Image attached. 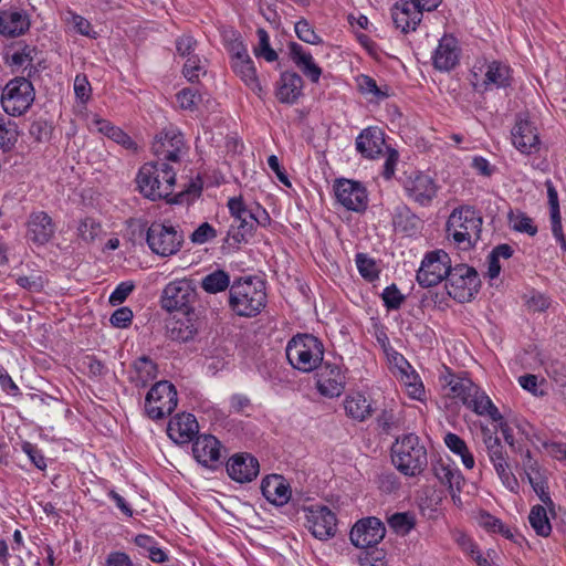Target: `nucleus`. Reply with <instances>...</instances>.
Listing matches in <instances>:
<instances>
[{
    "mask_svg": "<svg viewBox=\"0 0 566 566\" xmlns=\"http://www.w3.org/2000/svg\"><path fill=\"white\" fill-rule=\"evenodd\" d=\"M177 170L174 164L164 161L144 164L136 176L139 192L153 201L167 199L175 191Z\"/></svg>",
    "mask_w": 566,
    "mask_h": 566,
    "instance_id": "f257e3e1",
    "label": "nucleus"
},
{
    "mask_svg": "<svg viewBox=\"0 0 566 566\" xmlns=\"http://www.w3.org/2000/svg\"><path fill=\"white\" fill-rule=\"evenodd\" d=\"M266 305L265 283L255 276L235 280L229 290V306L242 317L256 316Z\"/></svg>",
    "mask_w": 566,
    "mask_h": 566,
    "instance_id": "f03ea898",
    "label": "nucleus"
},
{
    "mask_svg": "<svg viewBox=\"0 0 566 566\" xmlns=\"http://www.w3.org/2000/svg\"><path fill=\"white\" fill-rule=\"evenodd\" d=\"M227 206L232 218L228 238L235 244L247 242L258 226L265 227L270 222V217L264 209L258 205L248 207L242 197L230 198Z\"/></svg>",
    "mask_w": 566,
    "mask_h": 566,
    "instance_id": "7ed1b4c3",
    "label": "nucleus"
},
{
    "mask_svg": "<svg viewBox=\"0 0 566 566\" xmlns=\"http://www.w3.org/2000/svg\"><path fill=\"white\" fill-rule=\"evenodd\" d=\"M447 395L460 400L467 408L479 416L489 417L492 421L503 419L497 407L490 397L471 379L451 375L447 381Z\"/></svg>",
    "mask_w": 566,
    "mask_h": 566,
    "instance_id": "20e7f679",
    "label": "nucleus"
},
{
    "mask_svg": "<svg viewBox=\"0 0 566 566\" xmlns=\"http://www.w3.org/2000/svg\"><path fill=\"white\" fill-rule=\"evenodd\" d=\"M483 219L471 206L455 208L447 221V234L460 249L469 250L480 240Z\"/></svg>",
    "mask_w": 566,
    "mask_h": 566,
    "instance_id": "39448f33",
    "label": "nucleus"
},
{
    "mask_svg": "<svg viewBox=\"0 0 566 566\" xmlns=\"http://www.w3.org/2000/svg\"><path fill=\"white\" fill-rule=\"evenodd\" d=\"M285 353L293 368L311 373L323 363L324 345L312 334H297L287 342Z\"/></svg>",
    "mask_w": 566,
    "mask_h": 566,
    "instance_id": "423d86ee",
    "label": "nucleus"
},
{
    "mask_svg": "<svg viewBox=\"0 0 566 566\" xmlns=\"http://www.w3.org/2000/svg\"><path fill=\"white\" fill-rule=\"evenodd\" d=\"M392 463L407 476L420 474L428 464L427 450L418 436L405 434L397 439L391 448Z\"/></svg>",
    "mask_w": 566,
    "mask_h": 566,
    "instance_id": "0eeeda50",
    "label": "nucleus"
},
{
    "mask_svg": "<svg viewBox=\"0 0 566 566\" xmlns=\"http://www.w3.org/2000/svg\"><path fill=\"white\" fill-rule=\"evenodd\" d=\"M153 153L156 156L155 161L174 164L179 169L181 159L186 156L188 147L184 135L175 127L165 128L159 132L153 142Z\"/></svg>",
    "mask_w": 566,
    "mask_h": 566,
    "instance_id": "6e6552de",
    "label": "nucleus"
},
{
    "mask_svg": "<svg viewBox=\"0 0 566 566\" xmlns=\"http://www.w3.org/2000/svg\"><path fill=\"white\" fill-rule=\"evenodd\" d=\"M482 441L485 447L488 458L493 464V468L503 485L512 492L516 491L518 482L511 471V467L507 462V453L500 438L493 434L489 428H483Z\"/></svg>",
    "mask_w": 566,
    "mask_h": 566,
    "instance_id": "1a4fd4ad",
    "label": "nucleus"
},
{
    "mask_svg": "<svg viewBox=\"0 0 566 566\" xmlns=\"http://www.w3.org/2000/svg\"><path fill=\"white\" fill-rule=\"evenodd\" d=\"M34 101V88L30 81L17 77L7 83L1 94L3 111L11 116L24 114Z\"/></svg>",
    "mask_w": 566,
    "mask_h": 566,
    "instance_id": "9d476101",
    "label": "nucleus"
},
{
    "mask_svg": "<svg viewBox=\"0 0 566 566\" xmlns=\"http://www.w3.org/2000/svg\"><path fill=\"white\" fill-rule=\"evenodd\" d=\"M177 390L166 380L156 382L145 398V411L153 420H159L170 415L177 407Z\"/></svg>",
    "mask_w": 566,
    "mask_h": 566,
    "instance_id": "9b49d317",
    "label": "nucleus"
},
{
    "mask_svg": "<svg viewBox=\"0 0 566 566\" xmlns=\"http://www.w3.org/2000/svg\"><path fill=\"white\" fill-rule=\"evenodd\" d=\"M453 268L451 259L443 250L428 252L417 272V281L422 287L438 285L444 279L448 280Z\"/></svg>",
    "mask_w": 566,
    "mask_h": 566,
    "instance_id": "f8f14e48",
    "label": "nucleus"
},
{
    "mask_svg": "<svg viewBox=\"0 0 566 566\" xmlns=\"http://www.w3.org/2000/svg\"><path fill=\"white\" fill-rule=\"evenodd\" d=\"M479 284L478 272L471 266L461 264L451 271L446 289L450 297L464 303L471 301L478 293Z\"/></svg>",
    "mask_w": 566,
    "mask_h": 566,
    "instance_id": "ddd939ff",
    "label": "nucleus"
},
{
    "mask_svg": "<svg viewBox=\"0 0 566 566\" xmlns=\"http://www.w3.org/2000/svg\"><path fill=\"white\" fill-rule=\"evenodd\" d=\"M511 67L500 61H485L481 66L475 64L472 71V84L482 91L506 87L511 84Z\"/></svg>",
    "mask_w": 566,
    "mask_h": 566,
    "instance_id": "4468645a",
    "label": "nucleus"
},
{
    "mask_svg": "<svg viewBox=\"0 0 566 566\" xmlns=\"http://www.w3.org/2000/svg\"><path fill=\"white\" fill-rule=\"evenodd\" d=\"M184 242V237L174 227L153 224L147 231V243L153 252L161 256L177 253Z\"/></svg>",
    "mask_w": 566,
    "mask_h": 566,
    "instance_id": "2eb2a0df",
    "label": "nucleus"
},
{
    "mask_svg": "<svg viewBox=\"0 0 566 566\" xmlns=\"http://www.w3.org/2000/svg\"><path fill=\"white\" fill-rule=\"evenodd\" d=\"M306 527L312 535L326 541L336 534V515L325 505H310L304 507Z\"/></svg>",
    "mask_w": 566,
    "mask_h": 566,
    "instance_id": "dca6fc26",
    "label": "nucleus"
},
{
    "mask_svg": "<svg viewBox=\"0 0 566 566\" xmlns=\"http://www.w3.org/2000/svg\"><path fill=\"white\" fill-rule=\"evenodd\" d=\"M513 146L522 154H536L541 149V137L536 124L526 115H518L511 130Z\"/></svg>",
    "mask_w": 566,
    "mask_h": 566,
    "instance_id": "f3484780",
    "label": "nucleus"
},
{
    "mask_svg": "<svg viewBox=\"0 0 566 566\" xmlns=\"http://www.w3.org/2000/svg\"><path fill=\"white\" fill-rule=\"evenodd\" d=\"M386 528L377 517L361 518L352 527L349 537L358 548H374L385 537Z\"/></svg>",
    "mask_w": 566,
    "mask_h": 566,
    "instance_id": "a211bd4d",
    "label": "nucleus"
},
{
    "mask_svg": "<svg viewBox=\"0 0 566 566\" xmlns=\"http://www.w3.org/2000/svg\"><path fill=\"white\" fill-rule=\"evenodd\" d=\"M316 373V389L326 398L339 397L346 386V376L339 365L322 363Z\"/></svg>",
    "mask_w": 566,
    "mask_h": 566,
    "instance_id": "6ab92c4d",
    "label": "nucleus"
},
{
    "mask_svg": "<svg viewBox=\"0 0 566 566\" xmlns=\"http://www.w3.org/2000/svg\"><path fill=\"white\" fill-rule=\"evenodd\" d=\"M25 229L27 241L43 247L55 237L56 224L48 212L32 211L28 216Z\"/></svg>",
    "mask_w": 566,
    "mask_h": 566,
    "instance_id": "aec40b11",
    "label": "nucleus"
},
{
    "mask_svg": "<svg viewBox=\"0 0 566 566\" xmlns=\"http://www.w3.org/2000/svg\"><path fill=\"white\" fill-rule=\"evenodd\" d=\"M334 189L337 201L347 210L361 212L367 208V191L360 182L339 179L336 181Z\"/></svg>",
    "mask_w": 566,
    "mask_h": 566,
    "instance_id": "412c9836",
    "label": "nucleus"
},
{
    "mask_svg": "<svg viewBox=\"0 0 566 566\" xmlns=\"http://www.w3.org/2000/svg\"><path fill=\"white\" fill-rule=\"evenodd\" d=\"M403 189L411 200L422 207H428L437 197L439 187L429 175L415 172L407 177Z\"/></svg>",
    "mask_w": 566,
    "mask_h": 566,
    "instance_id": "4be33fe9",
    "label": "nucleus"
},
{
    "mask_svg": "<svg viewBox=\"0 0 566 566\" xmlns=\"http://www.w3.org/2000/svg\"><path fill=\"white\" fill-rule=\"evenodd\" d=\"M196 298V289L190 280L181 279L168 283L163 292L164 307L168 311L182 310Z\"/></svg>",
    "mask_w": 566,
    "mask_h": 566,
    "instance_id": "5701e85b",
    "label": "nucleus"
},
{
    "mask_svg": "<svg viewBox=\"0 0 566 566\" xmlns=\"http://www.w3.org/2000/svg\"><path fill=\"white\" fill-rule=\"evenodd\" d=\"M395 376L403 385L407 395L411 399L419 401L424 400L426 390L420 376L415 368L407 361V359L399 354L394 356Z\"/></svg>",
    "mask_w": 566,
    "mask_h": 566,
    "instance_id": "b1692460",
    "label": "nucleus"
},
{
    "mask_svg": "<svg viewBox=\"0 0 566 566\" xmlns=\"http://www.w3.org/2000/svg\"><path fill=\"white\" fill-rule=\"evenodd\" d=\"M259 471L258 459L249 453L234 454L227 462L229 476L239 483L251 482L258 476Z\"/></svg>",
    "mask_w": 566,
    "mask_h": 566,
    "instance_id": "393cba45",
    "label": "nucleus"
},
{
    "mask_svg": "<svg viewBox=\"0 0 566 566\" xmlns=\"http://www.w3.org/2000/svg\"><path fill=\"white\" fill-rule=\"evenodd\" d=\"M459 57L458 40L453 35L444 34L432 55L434 67L440 71H450L459 63Z\"/></svg>",
    "mask_w": 566,
    "mask_h": 566,
    "instance_id": "a878e982",
    "label": "nucleus"
},
{
    "mask_svg": "<svg viewBox=\"0 0 566 566\" xmlns=\"http://www.w3.org/2000/svg\"><path fill=\"white\" fill-rule=\"evenodd\" d=\"M198 422L191 413H178L170 419L167 434L176 443H188L198 433Z\"/></svg>",
    "mask_w": 566,
    "mask_h": 566,
    "instance_id": "bb28decb",
    "label": "nucleus"
},
{
    "mask_svg": "<svg viewBox=\"0 0 566 566\" xmlns=\"http://www.w3.org/2000/svg\"><path fill=\"white\" fill-rule=\"evenodd\" d=\"M290 59L295 66L313 83H318L322 69L315 63L313 55L297 42L287 45Z\"/></svg>",
    "mask_w": 566,
    "mask_h": 566,
    "instance_id": "cd10ccee",
    "label": "nucleus"
},
{
    "mask_svg": "<svg viewBox=\"0 0 566 566\" xmlns=\"http://www.w3.org/2000/svg\"><path fill=\"white\" fill-rule=\"evenodd\" d=\"M192 453L200 464L209 468L220 460L221 444L216 437L201 434L192 444Z\"/></svg>",
    "mask_w": 566,
    "mask_h": 566,
    "instance_id": "c85d7f7f",
    "label": "nucleus"
},
{
    "mask_svg": "<svg viewBox=\"0 0 566 566\" xmlns=\"http://www.w3.org/2000/svg\"><path fill=\"white\" fill-rule=\"evenodd\" d=\"M391 17L394 24L403 33L415 31L422 20V12L408 0L398 1L392 10Z\"/></svg>",
    "mask_w": 566,
    "mask_h": 566,
    "instance_id": "c756f323",
    "label": "nucleus"
},
{
    "mask_svg": "<svg viewBox=\"0 0 566 566\" xmlns=\"http://www.w3.org/2000/svg\"><path fill=\"white\" fill-rule=\"evenodd\" d=\"M263 496L276 506H282L291 499V489L286 480L279 474L265 476L261 483Z\"/></svg>",
    "mask_w": 566,
    "mask_h": 566,
    "instance_id": "7c9ffc66",
    "label": "nucleus"
},
{
    "mask_svg": "<svg viewBox=\"0 0 566 566\" xmlns=\"http://www.w3.org/2000/svg\"><path fill=\"white\" fill-rule=\"evenodd\" d=\"M385 147L384 132L378 127L364 129L356 138V149L366 158L378 157Z\"/></svg>",
    "mask_w": 566,
    "mask_h": 566,
    "instance_id": "2f4dec72",
    "label": "nucleus"
},
{
    "mask_svg": "<svg viewBox=\"0 0 566 566\" xmlns=\"http://www.w3.org/2000/svg\"><path fill=\"white\" fill-rule=\"evenodd\" d=\"M303 80L295 72H284L276 83L275 96L283 104H294L302 94Z\"/></svg>",
    "mask_w": 566,
    "mask_h": 566,
    "instance_id": "473e14b6",
    "label": "nucleus"
},
{
    "mask_svg": "<svg viewBox=\"0 0 566 566\" xmlns=\"http://www.w3.org/2000/svg\"><path fill=\"white\" fill-rule=\"evenodd\" d=\"M438 481L448 490H462L464 478L460 469L449 459H439L432 464Z\"/></svg>",
    "mask_w": 566,
    "mask_h": 566,
    "instance_id": "72a5a7b5",
    "label": "nucleus"
},
{
    "mask_svg": "<svg viewBox=\"0 0 566 566\" xmlns=\"http://www.w3.org/2000/svg\"><path fill=\"white\" fill-rule=\"evenodd\" d=\"M231 69L253 93L259 97H263L265 92L260 83L254 62L250 55L232 62Z\"/></svg>",
    "mask_w": 566,
    "mask_h": 566,
    "instance_id": "f704fd0d",
    "label": "nucleus"
},
{
    "mask_svg": "<svg viewBox=\"0 0 566 566\" xmlns=\"http://www.w3.org/2000/svg\"><path fill=\"white\" fill-rule=\"evenodd\" d=\"M548 205L551 210L552 232L563 251H566V238L563 233L562 217L559 211L558 193L551 180H546Z\"/></svg>",
    "mask_w": 566,
    "mask_h": 566,
    "instance_id": "c9c22d12",
    "label": "nucleus"
},
{
    "mask_svg": "<svg viewBox=\"0 0 566 566\" xmlns=\"http://www.w3.org/2000/svg\"><path fill=\"white\" fill-rule=\"evenodd\" d=\"M346 416L356 421H364L371 416L373 408L367 398L358 391L349 392L343 401Z\"/></svg>",
    "mask_w": 566,
    "mask_h": 566,
    "instance_id": "e433bc0d",
    "label": "nucleus"
},
{
    "mask_svg": "<svg viewBox=\"0 0 566 566\" xmlns=\"http://www.w3.org/2000/svg\"><path fill=\"white\" fill-rule=\"evenodd\" d=\"M30 27L29 18L20 11H6L0 17V31L4 35L18 36Z\"/></svg>",
    "mask_w": 566,
    "mask_h": 566,
    "instance_id": "4c0bfd02",
    "label": "nucleus"
},
{
    "mask_svg": "<svg viewBox=\"0 0 566 566\" xmlns=\"http://www.w3.org/2000/svg\"><path fill=\"white\" fill-rule=\"evenodd\" d=\"M157 377V365L148 357L142 356L133 364L130 379L136 386L145 387Z\"/></svg>",
    "mask_w": 566,
    "mask_h": 566,
    "instance_id": "58836bf2",
    "label": "nucleus"
},
{
    "mask_svg": "<svg viewBox=\"0 0 566 566\" xmlns=\"http://www.w3.org/2000/svg\"><path fill=\"white\" fill-rule=\"evenodd\" d=\"M444 443L451 452L460 457L465 469L472 470L474 468V457L462 438L455 433L449 432L444 436Z\"/></svg>",
    "mask_w": 566,
    "mask_h": 566,
    "instance_id": "ea45409f",
    "label": "nucleus"
},
{
    "mask_svg": "<svg viewBox=\"0 0 566 566\" xmlns=\"http://www.w3.org/2000/svg\"><path fill=\"white\" fill-rule=\"evenodd\" d=\"M547 506L534 505L528 514V523L536 535L548 537L552 533V524L547 514Z\"/></svg>",
    "mask_w": 566,
    "mask_h": 566,
    "instance_id": "a19ab883",
    "label": "nucleus"
},
{
    "mask_svg": "<svg viewBox=\"0 0 566 566\" xmlns=\"http://www.w3.org/2000/svg\"><path fill=\"white\" fill-rule=\"evenodd\" d=\"M230 275L223 270H216L201 280V287L209 294H217L231 286Z\"/></svg>",
    "mask_w": 566,
    "mask_h": 566,
    "instance_id": "79ce46f5",
    "label": "nucleus"
},
{
    "mask_svg": "<svg viewBox=\"0 0 566 566\" xmlns=\"http://www.w3.org/2000/svg\"><path fill=\"white\" fill-rule=\"evenodd\" d=\"M103 233L102 223L93 218L85 217L81 219L77 226V235L85 243H93Z\"/></svg>",
    "mask_w": 566,
    "mask_h": 566,
    "instance_id": "37998d69",
    "label": "nucleus"
},
{
    "mask_svg": "<svg viewBox=\"0 0 566 566\" xmlns=\"http://www.w3.org/2000/svg\"><path fill=\"white\" fill-rule=\"evenodd\" d=\"M358 91L369 98V101H380L388 96L387 92L382 91L376 81L368 75H359L356 78Z\"/></svg>",
    "mask_w": 566,
    "mask_h": 566,
    "instance_id": "c03bdc74",
    "label": "nucleus"
},
{
    "mask_svg": "<svg viewBox=\"0 0 566 566\" xmlns=\"http://www.w3.org/2000/svg\"><path fill=\"white\" fill-rule=\"evenodd\" d=\"M258 44L253 48V53L256 57H262L266 62H274L277 60V53L271 48L269 33L260 28L256 31Z\"/></svg>",
    "mask_w": 566,
    "mask_h": 566,
    "instance_id": "a18cd8bd",
    "label": "nucleus"
},
{
    "mask_svg": "<svg viewBox=\"0 0 566 566\" xmlns=\"http://www.w3.org/2000/svg\"><path fill=\"white\" fill-rule=\"evenodd\" d=\"M419 218L416 217L407 207L398 208L394 216V224L396 229L411 233L419 226Z\"/></svg>",
    "mask_w": 566,
    "mask_h": 566,
    "instance_id": "49530a36",
    "label": "nucleus"
},
{
    "mask_svg": "<svg viewBox=\"0 0 566 566\" xmlns=\"http://www.w3.org/2000/svg\"><path fill=\"white\" fill-rule=\"evenodd\" d=\"M388 525L399 535H407L416 524L415 516L411 513H394L387 520Z\"/></svg>",
    "mask_w": 566,
    "mask_h": 566,
    "instance_id": "de8ad7c7",
    "label": "nucleus"
},
{
    "mask_svg": "<svg viewBox=\"0 0 566 566\" xmlns=\"http://www.w3.org/2000/svg\"><path fill=\"white\" fill-rule=\"evenodd\" d=\"M294 31L297 38L308 44L318 45L323 43V39L316 33L314 27L306 20L300 19L294 24Z\"/></svg>",
    "mask_w": 566,
    "mask_h": 566,
    "instance_id": "09e8293b",
    "label": "nucleus"
},
{
    "mask_svg": "<svg viewBox=\"0 0 566 566\" xmlns=\"http://www.w3.org/2000/svg\"><path fill=\"white\" fill-rule=\"evenodd\" d=\"M510 223L513 230L517 232L526 233L531 237L537 233V227L535 226L533 219L522 211L511 213Z\"/></svg>",
    "mask_w": 566,
    "mask_h": 566,
    "instance_id": "8fccbe9b",
    "label": "nucleus"
},
{
    "mask_svg": "<svg viewBox=\"0 0 566 566\" xmlns=\"http://www.w3.org/2000/svg\"><path fill=\"white\" fill-rule=\"evenodd\" d=\"M356 265L359 274L367 281L373 282L379 277V269L374 259L364 253L356 255Z\"/></svg>",
    "mask_w": 566,
    "mask_h": 566,
    "instance_id": "3c124183",
    "label": "nucleus"
},
{
    "mask_svg": "<svg viewBox=\"0 0 566 566\" xmlns=\"http://www.w3.org/2000/svg\"><path fill=\"white\" fill-rule=\"evenodd\" d=\"M182 72L189 82H197L206 74L205 62L199 56L191 55L187 59Z\"/></svg>",
    "mask_w": 566,
    "mask_h": 566,
    "instance_id": "603ef678",
    "label": "nucleus"
},
{
    "mask_svg": "<svg viewBox=\"0 0 566 566\" xmlns=\"http://www.w3.org/2000/svg\"><path fill=\"white\" fill-rule=\"evenodd\" d=\"M85 120H86V126L90 129V132H97L107 137L109 136L111 132L115 127V125H113L109 120L102 118L97 114H92V115L86 114Z\"/></svg>",
    "mask_w": 566,
    "mask_h": 566,
    "instance_id": "864d4df0",
    "label": "nucleus"
},
{
    "mask_svg": "<svg viewBox=\"0 0 566 566\" xmlns=\"http://www.w3.org/2000/svg\"><path fill=\"white\" fill-rule=\"evenodd\" d=\"M217 238V230L208 222L201 223L190 235L193 244H205Z\"/></svg>",
    "mask_w": 566,
    "mask_h": 566,
    "instance_id": "5fc2aeb1",
    "label": "nucleus"
},
{
    "mask_svg": "<svg viewBox=\"0 0 566 566\" xmlns=\"http://www.w3.org/2000/svg\"><path fill=\"white\" fill-rule=\"evenodd\" d=\"M358 563L360 566H385V552L378 548L366 549L359 554Z\"/></svg>",
    "mask_w": 566,
    "mask_h": 566,
    "instance_id": "6e6d98bb",
    "label": "nucleus"
},
{
    "mask_svg": "<svg viewBox=\"0 0 566 566\" xmlns=\"http://www.w3.org/2000/svg\"><path fill=\"white\" fill-rule=\"evenodd\" d=\"M70 22L78 34L91 39L98 36V33L93 29L91 22L84 17L72 13Z\"/></svg>",
    "mask_w": 566,
    "mask_h": 566,
    "instance_id": "4d7b16f0",
    "label": "nucleus"
},
{
    "mask_svg": "<svg viewBox=\"0 0 566 566\" xmlns=\"http://www.w3.org/2000/svg\"><path fill=\"white\" fill-rule=\"evenodd\" d=\"M382 301L385 306L389 310H397L403 302V295L400 293L398 287L392 284L387 286L382 292Z\"/></svg>",
    "mask_w": 566,
    "mask_h": 566,
    "instance_id": "13d9d810",
    "label": "nucleus"
},
{
    "mask_svg": "<svg viewBox=\"0 0 566 566\" xmlns=\"http://www.w3.org/2000/svg\"><path fill=\"white\" fill-rule=\"evenodd\" d=\"M21 449L38 469H46V459L44 458L41 450L38 449L36 446H34L31 442L24 441L21 446Z\"/></svg>",
    "mask_w": 566,
    "mask_h": 566,
    "instance_id": "bf43d9fd",
    "label": "nucleus"
},
{
    "mask_svg": "<svg viewBox=\"0 0 566 566\" xmlns=\"http://www.w3.org/2000/svg\"><path fill=\"white\" fill-rule=\"evenodd\" d=\"M176 99L180 108L193 111L198 104L199 96L192 88H184L177 93Z\"/></svg>",
    "mask_w": 566,
    "mask_h": 566,
    "instance_id": "052dcab7",
    "label": "nucleus"
},
{
    "mask_svg": "<svg viewBox=\"0 0 566 566\" xmlns=\"http://www.w3.org/2000/svg\"><path fill=\"white\" fill-rule=\"evenodd\" d=\"M227 49L231 59L230 63L249 55L247 46L241 41L240 36H238L235 33H232V39L228 41Z\"/></svg>",
    "mask_w": 566,
    "mask_h": 566,
    "instance_id": "680f3d73",
    "label": "nucleus"
},
{
    "mask_svg": "<svg viewBox=\"0 0 566 566\" xmlns=\"http://www.w3.org/2000/svg\"><path fill=\"white\" fill-rule=\"evenodd\" d=\"M170 333L174 340L186 343L195 337L196 329L192 325H187L182 322H176V326L171 328Z\"/></svg>",
    "mask_w": 566,
    "mask_h": 566,
    "instance_id": "e2e57ef3",
    "label": "nucleus"
},
{
    "mask_svg": "<svg viewBox=\"0 0 566 566\" xmlns=\"http://www.w3.org/2000/svg\"><path fill=\"white\" fill-rule=\"evenodd\" d=\"M135 285L130 281L119 283L116 289L109 295V303L112 305H118L123 303L128 295L133 292Z\"/></svg>",
    "mask_w": 566,
    "mask_h": 566,
    "instance_id": "0e129e2a",
    "label": "nucleus"
},
{
    "mask_svg": "<svg viewBox=\"0 0 566 566\" xmlns=\"http://www.w3.org/2000/svg\"><path fill=\"white\" fill-rule=\"evenodd\" d=\"M91 92V84L86 76L81 74L76 75L74 80V93L82 104H85L90 99Z\"/></svg>",
    "mask_w": 566,
    "mask_h": 566,
    "instance_id": "69168bd1",
    "label": "nucleus"
},
{
    "mask_svg": "<svg viewBox=\"0 0 566 566\" xmlns=\"http://www.w3.org/2000/svg\"><path fill=\"white\" fill-rule=\"evenodd\" d=\"M133 312L129 307L117 308L109 318L111 324L117 328H126L130 325Z\"/></svg>",
    "mask_w": 566,
    "mask_h": 566,
    "instance_id": "338daca9",
    "label": "nucleus"
},
{
    "mask_svg": "<svg viewBox=\"0 0 566 566\" xmlns=\"http://www.w3.org/2000/svg\"><path fill=\"white\" fill-rule=\"evenodd\" d=\"M17 137V130L13 128H9L6 125L3 118L0 117V149H10L15 144Z\"/></svg>",
    "mask_w": 566,
    "mask_h": 566,
    "instance_id": "774afa93",
    "label": "nucleus"
}]
</instances>
